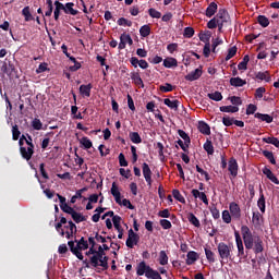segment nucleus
I'll list each match as a JSON object with an SVG mask.
<instances>
[{"mask_svg": "<svg viewBox=\"0 0 279 279\" xmlns=\"http://www.w3.org/2000/svg\"><path fill=\"white\" fill-rule=\"evenodd\" d=\"M241 234L245 250H253L254 254H263L265 247L260 236L252 234V230L245 225L241 227Z\"/></svg>", "mask_w": 279, "mask_h": 279, "instance_id": "nucleus-1", "label": "nucleus"}, {"mask_svg": "<svg viewBox=\"0 0 279 279\" xmlns=\"http://www.w3.org/2000/svg\"><path fill=\"white\" fill-rule=\"evenodd\" d=\"M34 140L32 138V135L26 134L25 143L27 147H20V154L24 160L29 162L32 160V156H34Z\"/></svg>", "mask_w": 279, "mask_h": 279, "instance_id": "nucleus-2", "label": "nucleus"}, {"mask_svg": "<svg viewBox=\"0 0 279 279\" xmlns=\"http://www.w3.org/2000/svg\"><path fill=\"white\" fill-rule=\"evenodd\" d=\"M68 245L70 247V252H72V254L76 256L78 260H84V255L82 254V252H85V250H88V242H83L81 244L75 245V242L69 241Z\"/></svg>", "mask_w": 279, "mask_h": 279, "instance_id": "nucleus-3", "label": "nucleus"}, {"mask_svg": "<svg viewBox=\"0 0 279 279\" xmlns=\"http://www.w3.org/2000/svg\"><path fill=\"white\" fill-rule=\"evenodd\" d=\"M234 248V246L232 244H226L223 242H220L218 244V253H219V257L222 260H230V258H232V250Z\"/></svg>", "mask_w": 279, "mask_h": 279, "instance_id": "nucleus-4", "label": "nucleus"}, {"mask_svg": "<svg viewBox=\"0 0 279 279\" xmlns=\"http://www.w3.org/2000/svg\"><path fill=\"white\" fill-rule=\"evenodd\" d=\"M234 238L238 247V256L240 257L241 263V260H245V258H247V253H245V246H243V239H241V233H239V231H234Z\"/></svg>", "mask_w": 279, "mask_h": 279, "instance_id": "nucleus-5", "label": "nucleus"}, {"mask_svg": "<svg viewBox=\"0 0 279 279\" xmlns=\"http://www.w3.org/2000/svg\"><path fill=\"white\" fill-rule=\"evenodd\" d=\"M104 256H106V251L104 250V247L101 245H99L98 251L96 250L95 255L89 257V263H90L92 267H94L95 269H98L99 258H102Z\"/></svg>", "mask_w": 279, "mask_h": 279, "instance_id": "nucleus-6", "label": "nucleus"}, {"mask_svg": "<svg viewBox=\"0 0 279 279\" xmlns=\"http://www.w3.org/2000/svg\"><path fill=\"white\" fill-rule=\"evenodd\" d=\"M138 241H141V235L138 233L134 232L133 229L129 230V236L126 239V247L130 250L134 248V245H138Z\"/></svg>", "mask_w": 279, "mask_h": 279, "instance_id": "nucleus-7", "label": "nucleus"}, {"mask_svg": "<svg viewBox=\"0 0 279 279\" xmlns=\"http://www.w3.org/2000/svg\"><path fill=\"white\" fill-rule=\"evenodd\" d=\"M151 271H154V268L149 267V265H147L145 260L137 264V267H136L137 276H145L147 278Z\"/></svg>", "mask_w": 279, "mask_h": 279, "instance_id": "nucleus-8", "label": "nucleus"}, {"mask_svg": "<svg viewBox=\"0 0 279 279\" xmlns=\"http://www.w3.org/2000/svg\"><path fill=\"white\" fill-rule=\"evenodd\" d=\"M229 213L231 214L232 219L239 221L241 219V206L236 202H231L229 204Z\"/></svg>", "mask_w": 279, "mask_h": 279, "instance_id": "nucleus-9", "label": "nucleus"}, {"mask_svg": "<svg viewBox=\"0 0 279 279\" xmlns=\"http://www.w3.org/2000/svg\"><path fill=\"white\" fill-rule=\"evenodd\" d=\"M57 197L60 202V208L63 213H66V215H71L75 211V209H73V207L69 206V204H66V197L57 194Z\"/></svg>", "mask_w": 279, "mask_h": 279, "instance_id": "nucleus-10", "label": "nucleus"}, {"mask_svg": "<svg viewBox=\"0 0 279 279\" xmlns=\"http://www.w3.org/2000/svg\"><path fill=\"white\" fill-rule=\"evenodd\" d=\"M142 173L144 175V180L146 181L147 186H151L153 180H151V168H149V165L147 162H144L142 165Z\"/></svg>", "mask_w": 279, "mask_h": 279, "instance_id": "nucleus-11", "label": "nucleus"}, {"mask_svg": "<svg viewBox=\"0 0 279 279\" xmlns=\"http://www.w3.org/2000/svg\"><path fill=\"white\" fill-rule=\"evenodd\" d=\"M130 63L132 64V66H134V69H137L140 66V69H149V63L147 61H145L144 59L138 60V58L136 57H132L130 59Z\"/></svg>", "mask_w": 279, "mask_h": 279, "instance_id": "nucleus-12", "label": "nucleus"}, {"mask_svg": "<svg viewBox=\"0 0 279 279\" xmlns=\"http://www.w3.org/2000/svg\"><path fill=\"white\" fill-rule=\"evenodd\" d=\"M228 171L230 172L232 178H236V175H239V162H236L234 157H231L229 160Z\"/></svg>", "mask_w": 279, "mask_h": 279, "instance_id": "nucleus-13", "label": "nucleus"}, {"mask_svg": "<svg viewBox=\"0 0 279 279\" xmlns=\"http://www.w3.org/2000/svg\"><path fill=\"white\" fill-rule=\"evenodd\" d=\"M113 227L119 232L118 239H123V227H121L122 218L119 215L113 216L112 218Z\"/></svg>", "mask_w": 279, "mask_h": 279, "instance_id": "nucleus-14", "label": "nucleus"}, {"mask_svg": "<svg viewBox=\"0 0 279 279\" xmlns=\"http://www.w3.org/2000/svg\"><path fill=\"white\" fill-rule=\"evenodd\" d=\"M1 69L3 71V73H5L7 75H12V73H14V71H16L14 63H12V61H10L8 59L4 60Z\"/></svg>", "mask_w": 279, "mask_h": 279, "instance_id": "nucleus-15", "label": "nucleus"}, {"mask_svg": "<svg viewBox=\"0 0 279 279\" xmlns=\"http://www.w3.org/2000/svg\"><path fill=\"white\" fill-rule=\"evenodd\" d=\"M202 73H203L202 68H197L191 73H189L187 75H185V80L186 82H195L199 80V77H202Z\"/></svg>", "mask_w": 279, "mask_h": 279, "instance_id": "nucleus-16", "label": "nucleus"}, {"mask_svg": "<svg viewBox=\"0 0 279 279\" xmlns=\"http://www.w3.org/2000/svg\"><path fill=\"white\" fill-rule=\"evenodd\" d=\"M111 195L114 197V199L119 204V206H121L123 201H121V192L119 191V186L117 185V182L112 183Z\"/></svg>", "mask_w": 279, "mask_h": 279, "instance_id": "nucleus-17", "label": "nucleus"}, {"mask_svg": "<svg viewBox=\"0 0 279 279\" xmlns=\"http://www.w3.org/2000/svg\"><path fill=\"white\" fill-rule=\"evenodd\" d=\"M215 19H217V21H219L220 23H228V21L230 20V15L228 14V11L226 9H220L216 14Z\"/></svg>", "mask_w": 279, "mask_h": 279, "instance_id": "nucleus-18", "label": "nucleus"}, {"mask_svg": "<svg viewBox=\"0 0 279 279\" xmlns=\"http://www.w3.org/2000/svg\"><path fill=\"white\" fill-rule=\"evenodd\" d=\"M262 171H263L264 175H266V178L268 180H270V182H272L274 184H279L278 177H276V174H274L271 169L264 167Z\"/></svg>", "mask_w": 279, "mask_h": 279, "instance_id": "nucleus-19", "label": "nucleus"}, {"mask_svg": "<svg viewBox=\"0 0 279 279\" xmlns=\"http://www.w3.org/2000/svg\"><path fill=\"white\" fill-rule=\"evenodd\" d=\"M196 260H199V254H197L195 251L187 252L185 260L186 265H195Z\"/></svg>", "mask_w": 279, "mask_h": 279, "instance_id": "nucleus-20", "label": "nucleus"}, {"mask_svg": "<svg viewBox=\"0 0 279 279\" xmlns=\"http://www.w3.org/2000/svg\"><path fill=\"white\" fill-rule=\"evenodd\" d=\"M192 195L197 199V197L205 204V206H208V196H206V193L199 192V190H192Z\"/></svg>", "mask_w": 279, "mask_h": 279, "instance_id": "nucleus-21", "label": "nucleus"}, {"mask_svg": "<svg viewBox=\"0 0 279 279\" xmlns=\"http://www.w3.org/2000/svg\"><path fill=\"white\" fill-rule=\"evenodd\" d=\"M131 80L134 82L135 86H140V88H145V83H143V78L141 77V73L132 72Z\"/></svg>", "mask_w": 279, "mask_h": 279, "instance_id": "nucleus-22", "label": "nucleus"}, {"mask_svg": "<svg viewBox=\"0 0 279 279\" xmlns=\"http://www.w3.org/2000/svg\"><path fill=\"white\" fill-rule=\"evenodd\" d=\"M247 84V81L236 76L230 78V86H234V88H241Z\"/></svg>", "mask_w": 279, "mask_h": 279, "instance_id": "nucleus-23", "label": "nucleus"}, {"mask_svg": "<svg viewBox=\"0 0 279 279\" xmlns=\"http://www.w3.org/2000/svg\"><path fill=\"white\" fill-rule=\"evenodd\" d=\"M255 80H259L260 82H271V75H269V71L257 72L255 73Z\"/></svg>", "mask_w": 279, "mask_h": 279, "instance_id": "nucleus-24", "label": "nucleus"}, {"mask_svg": "<svg viewBox=\"0 0 279 279\" xmlns=\"http://www.w3.org/2000/svg\"><path fill=\"white\" fill-rule=\"evenodd\" d=\"M198 131L205 136H210V125L204 121L198 122Z\"/></svg>", "mask_w": 279, "mask_h": 279, "instance_id": "nucleus-25", "label": "nucleus"}, {"mask_svg": "<svg viewBox=\"0 0 279 279\" xmlns=\"http://www.w3.org/2000/svg\"><path fill=\"white\" fill-rule=\"evenodd\" d=\"M217 3L211 2L209 3V5L207 7L206 11H205V15L208 19H213V16H215V14H217Z\"/></svg>", "mask_w": 279, "mask_h": 279, "instance_id": "nucleus-26", "label": "nucleus"}, {"mask_svg": "<svg viewBox=\"0 0 279 279\" xmlns=\"http://www.w3.org/2000/svg\"><path fill=\"white\" fill-rule=\"evenodd\" d=\"M74 234H77V226H75V223L70 220V230L64 231V236L66 239H73Z\"/></svg>", "mask_w": 279, "mask_h": 279, "instance_id": "nucleus-27", "label": "nucleus"}, {"mask_svg": "<svg viewBox=\"0 0 279 279\" xmlns=\"http://www.w3.org/2000/svg\"><path fill=\"white\" fill-rule=\"evenodd\" d=\"M78 90L82 97H90V90H93V84L89 83L87 85H81Z\"/></svg>", "mask_w": 279, "mask_h": 279, "instance_id": "nucleus-28", "label": "nucleus"}, {"mask_svg": "<svg viewBox=\"0 0 279 279\" xmlns=\"http://www.w3.org/2000/svg\"><path fill=\"white\" fill-rule=\"evenodd\" d=\"M66 223H68L66 218L61 217L60 221L54 225V228L57 232L60 234V236H64V229L62 228V226H66Z\"/></svg>", "mask_w": 279, "mask_h": 279, "instance_id": "nucleus-29", "label": "nucleus"}, {"mask_svg": "<svg viewBox=\"0 0 279 279\" xmlns=\"http://www.w3.org/2000/svg\"><path fill=\"white\" fill-rule=\"evenodd\" d=\"M165 106H168L170 110H178L180 108V100H171L169 98L163 99Z\"/></svg>", "mask_w": 279, "mask_h": 279, "instance_id": "nucleus-30", "label": "nucleus"}, {"mask_svg": "<svg viewBox=\"0 0 279 279\" xmlns=\"http://www.w3.org/2000/svg\"><path fill=\"white\" fill-rule=\"evenodd\" d=\"M163 66L166 69H173V66H178V59L173 57H168L163 60Z\"/></svg>", "mask_w": 279, "mask_h": 279, "instance_id": "nucleus-31", "label": "nucleus"}, {"mask_svg": "<svg viewBox=\"0 0 279 279\" xmlns=\"http://www.w3.org/2000/svg\"><path fill=\"white\" fill-rule=\"evenodd\" d=\"M255 119H259V121H265V123H274V117L267 113H255Z\"/></svg>", "mask_w": 279, "mask_h": 279, "instance_id": "nucleus-32", "label": "nucleus"}, {"mask_svg": "<svg viewBox=\"0 0 279 279\" xmlns=\"http://www.w3.org/2000/svg\"><path fill=\"white\" fill-rule=\"evenodd\" d=\"M187 220L194 226V228H201L202 223L199 222V219H197V216L193 213L187 214Z\"/></svg>", "mask_w": 279, "mask_h": 279, "instance_id": "nucleus-33", "label": "nucleus"}, {"mask_svg": "<svg viewBox=\"0 0 279 279\" xmlns=\"http://www.w3.org/2000/svg\"><path fill=\"white\" fill-rule=\"evenodd\" d=\"M129 138L135 145H140V143H143V138L141 137V134H138V132H130L129 133Z\"/></svg>", "mask_w": 279, "mask_h": 279, "instance_id": "nucleus-34", "label": "nucleus"}, {"mask_svg": "<svg viewBox=\"0 0 279 279\" xmlns=\"http://www.w3.org/2000/svg\"><path fill=\"white\" fill-rule=\"evenodd\" d=\"M108 256H102L101 258L98 259V267H102L101 271H108L109 265H108Z\"/></svg>", "mask_w": 279, "mask_h": 279, "instance_id": "nucleus-35", "label": "nucleus"}, {"mask_svg": "<svg viewBox=\"0 0 279 279\" xmlns=\"http://www.w3.org/2000/svg\"><path fill=\"white\" fill-rule=\"evenodd\" d=\"M73 5H75V3H73V2L65 3V10H66L65 14H71L72 16H77L80 11L73 9Z\"/></svg>", "mask_w": 279, "mask_h": 279, "instance_id": "nucleus-36", "label": "nucleus"}, {"mask_svg": "<svg viewBox=\"0 0 279 279\" xmlns=\"http://www.w3.org/2000/svg\"><path fill=\"white\" fill-rule=\"evenodd\" d=\"M159 265H169V256L167 255L166 251H160L159 252Z\"/></svg>", "mask_w": 279, "mask_h": 279, "instance_id": "nucleus-37", "label": "nucleus"}, {"mask_svg": "<svg viewBox=\"0 0 279 279\" xmlns=\"http://www.w3.org/2000/svg\"><path fill=\"white\" fill-rule=\"evenodd\" d=\"M203 147L208 156H213V154H215V146H213V142L210 140H207Z\"/></svg>", "mask_w": 279, "mask_h": 279, "instance_id": "nucleus-38", "label": "nucleus"}, {"mask_svg": "<svg viewBox=\"0 0 279 279\" xmlns=\"http://www.w3.org/2000/svg\"><path fill=\"white\" fill-rule=\"evenodd\" d=\"M149 34H151V27L149 25L146 24L140 28V36H142V38H147Z\"/></svg>", "mask_w": 279, "mask_h": 279, "instance_id": "nucleus-39", "label": "nucleus"}, {"mask_svg": "<svg viewBox=\"0 0 279 279\" xmlns=\"http://www.w3.org/2000/svg\"><path fill=\"white\" fill-rule=\"evenodd\" d=\"M263 143H267L268 145H275L279 149V140L278 137H263Z\"/></svg>", "mask_w": 279, "mask_h": 279, "instance_id": "nucleus-40", "label": "nucleus"}, {"mask_svg": "<svg viewBox=\"0 0 279 279\" xmlns=\"http://www.w3.org/2000/svg\"><path fill=\"white\" fill-rule=\"evenodd\" d=\"M262 154L270 162V165H276V157L274 156L272 151L263 150Z\"/></svg>", "mask_w": 279, "mask_h": 279, "instance_id": "nucleus-41", "label": "nucleus"}, {"mask_svg": "<svg viewBox=\"0 0 279 279\" xmlns=\"http://www.w3.org/2000/svg\"><path fill=\"white\" fill-rule=\"evenodd\" d=\"M178 134L184 141L185 145H191V137L184 130L179 129Z\"/></svg>", "mask_w": 279, "mask_h": 279, "instance_id": "nucleus-42", "label": "nucleus"}, {"mask_svg": "<svg viewBox=\"0 0 279 279\" xmlns=\"http://www.w3.org/2000/svg\"><path fill=\"white\" fill-rule=\"evenodd\" d=\"M207 97L213 101H221L223 99V95L220 92L209 93Z\"/></svg>", "mask_w": 279, "mask_h": 279, "instance_id": "nucleus-43", "label": "nucleus"}, {"mask_svg": "<svg viewBox=\"0 0 279 279\" xmlns=\"http://www.w3.org/2000/svg\"><path fill=\"white\" fill-rule=\"evenodd\" d=\"M172 195L174 199H177V202H180L181 204H186V199L184 198V196H182L180 190H173Z\"/></svg>", "mask_w": 279, "mask_h": 279, "instance_id": "nucleus-44", "label": "nucleus"}, {"mask_svg": "<svg viewBox=\"0 0 279 279\" xmlns=\"http://www.w3.org/2000/svg\"><path fill=\"white\" fill-rule=\"evenodd\" d=\"M220 112H231V113H234V112H239V107L236 106H222L220 107Z\"/></svg>", "mask_w": 279, "mask_h": 279, "instance_id": "nucleus-45", "label": "nucleus"}, {"mask_svg": "<svg viewBox=\"0 0 279 279\" xmlns=\"http://www.w3.org/2000/svg\"><path fill=\"white\" fill-rule=\"evenodd\" d=\"M72 219L75 223H82V221H86V217L82 216L80 213L75 211L72 214Z\"/></svg>", "mask_w": 279, "mask_h": 279, "instance_id": "nucleus-46", "label": "nucleus"}, {"mask_svg": "<svg viewBox=\"0 0 279 279\" xmlns=\"http://www.w3.org/2000/svg\"><path fill=\"white\" fill-rule=\"evenodd\" d=\"M257 206H258L260 213L265 214V210L267 208L266 202H265V195L259 196V198L257 201Z\"/></svg>", "mask_w": 279, "mask_h": 279, "instance_id": "nucleus-47", "label": "nucleus"}, {"mask_svg": "<svg viewBox=\"0 0 279 279\" xmlns=\"http://www.w3.org/2000/svg\"><path fill=\"white\" fill-rule=\"evenodd\" d=\"M22 14L25 17L26 23L29 21H34V16L32 15V12L29 11V7H25L22 10Z\"/></svg>", "mask_w": 279, "mask_h": 279, "instance_id": "nucleus-48", "label": "nucleus"}, {"mask_svg": "<svg viewBox=\"0 0 279 279\" xmlns=\"http://www.w3.org/2000/svg\"><path fill=\"white\" fill-rule=\"evenodd\" d=\"M222 221L225 223H232V214L228 209L222 211Z\"/></svg>", "mask_w": 279, "mask_h": 279, "instance_id": "nucleus-49", "label": "nucleus"}, {"mask_svg": "<svg viewBox=\"0 0 279 279\" xmlns=\"http://www.w3.org/2000/svg\"><path fill=\"white\" fill-rule=\"evenodd\" d=\"M205 255H206V258L208 260V263L213 264L215 263V253L208 248V247H205Z\"/></svg>", "mask_w": 279, "mask_h": 279, "instance_id": "nucleus-50", "label": "nucleus"}, {"mask_svg": "<svg viewBox=\"0 0 279 279\" xmlns=\"http://www.w3.org/2000/svg\"><path fill=\"white\" fill-rule=\"evenodd\" d=\"M236 51H238V48L236 46H233L231 48L228 49V54L226 57V62H228V60H232V58H234L236 56Z\"/></svg>", "mask_w": 279, "mask_h": 279, "instance_id": "nucleus-51", "label": "nucleus"}, {"mask_svg": "<svg viewBox=\"0 0 279 279\" xmlns=\"http://www.w3.org/2000/svg\"><path fill=\"white\" fill-rule=\"evenodd\" d=\"M257 22L262 27H269V19L265 15L257 16Z\"/></svg>", "mask_w": 279, "mask_h": 279, "instance_id": "nucleus-52", "label": "nucleus"}, {"mask_svg": "<svg viewBox=\"0 0 279 279\" xmlns=\"http://www.w3.org/2000/svg\"><path fill=\"white\" fill-rule=\"evenodd\" d=\"M183 36L184 38H193V36H195V29L191 26L185 27Z\"/></svg>", "mask_w": 279, "mask_h": 279, "instance_id": "nucleus-53", "label": "nucleus"}, {"mask_svg": "<svg viewBox=\"0 0 279 279\" xmlns=\"http://www.w3.org/2000/svg\"><path fill=\"white\" fill-rule=\"evenodd\" d=\"M209 210L211 213V217L214 219H219L221 217V214L219 213V210L217 209V205L213 204L210 207H209Z\"/></svg>", "mask_w": 279, "mask_h": 279, "instance_id": "nucleus-54", "label": "nucleus"}, {"mask_svg": "<svg viewBox=\"0 0 279 279\" xmlns=\"http://www.w3.org/2000/svg\"><path fill=\"white\" fill-rule=\"evenodd\" d=\"M118 25H120L121 27H132V21L125 19V17H120L117 21Z\"/></svg>", "mask_w": 279, "mask_h": 279, "instance_id": "nucleus-55", "label": "nucleus"}, {"mask_svg": "<svg viewBox=\"0 0 279 279\" xmlns=\"http://www.w3.org/2000/svg\"><path fill=\"white\" fill-rule=\"evenodd\" d=\"M81 145H83L85 149H90V147H93V142L90 141V138L84 136L81 138Z\"/></svg>", "mask_w": 279, "mask_h": 279, "instance_id": "nucleus-56", "label": "nucleus"}, {"mask_svg": "<svg viewBox=\"0 0 279 279\" xmlns=\"http://www.w3.org/2000/svg\"><path fill=\"white\" fill-rule=\"evenodd\" d=\"M12 138L14 141H19V138H21V131L16 124L12 126Z\"/></svg>", "mask_w": 279, "mask_h": 279, "instance_id": "nucleus-57", "label": "nucleus"}, {"mask_svg": "<svg viewBox=\"0 0 279 279\" xmlns=\"http://www.w3.org/2000/svg\"><path fill=\"white\" fill-rule=\"evenodd\" d=\"M148 14H149V16H151V19H161L162 17V13H160V11H158L154 8H150L148 10Z\"/></svg>", "mask_w": 279, "mask_h": 279, "instance_id": "nucleus-58", "label": "nucleus"}, {"mask_svg": "<svg viewBox=\"0 0 279 279\" xmlns=\"http://www.w3.org/2000/svg\"><path fill=\"white\" fill-rule=\"evenodd\" d=\"M159 90H161V93H171L173 92V85L166 83L165 85H160Z\"/></svg>", "mask_w": 279, "mask_h": 279, "instance_id": "nucleus-59", "label": "nucleus"}, {"mask_svg": "<svg viewBox=\"0 0 279 279\" xmlns=\"http://www.w3.org/2000/svg\"><path fill=\"white\" fill-rule=\"evenodd\" d=\"M265 93H267V89L265 87H258L255 90V99H263V95H265Z\"/></svg>", "mask_w": 279, "mask_h": 279, "instance_id": "nucleus-60", "label": "nucleus"}, {"mask_svg": "<svg viewBox=\"0 0 279 279\" xmlns=\"http://www.w3.org/2000/svg\"><path fill=\"white\" fill-rule=\"evenodd\" d=\"M159 223L163 230H171V228L173 227L171 225V221H169L168 219H161Z\"/></svg>", "mask_w": 279, "mask_h": 279, "instance_id": "nucleus-61", "label": "nucleus"}, {"mask_svg": "<svg viewBox=\"0 0 279 279\" xmlns=\"http://www.w3.org/2000/svg\"><path fill=\"white\" fill-rule=\"evenodd\" d=\"M32 128L35 129V130H43V122L40 121V119L38 118H35L33 121H32Z\"/></svg>", "mask_w": 279, "mask_h": 279, "instance_id": "nucleus-62", "label": "nucleus"}, {"mask_svg": "<svg viewBox=\"0 0 279 279\" xmlns=\"http://www.w3.org/2000/svg\"><path fill=\"white\" fill-rule=\"evenodd\" d=\"M252 221H253V223H255L256 226H260V213L254 211V213H253V217H252Z\"/></svg>", "mask_w": 279, "mask_h": 279, "instance_id": "nucleus-63", "label": "nucleus"}, {"mask_svg": "<svg viewBox=\"0 0 279 279\" xmlns=\"http://www.w3.org/2000/svg\"><path fill=\"white\" fill-rule=\"evenodd\" d=\"M146 278H148V279H162V276H160V272H158V270L153 269L151 272Z\"/></svg>", "mask_w": 279, "mask_h": 279, "instance_id": "nucleus-64", "label": "nucleus"}]
</instances>
